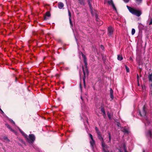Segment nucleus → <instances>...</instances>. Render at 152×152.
Segmentation results:
<instances>
[{"label":"nucleus","instance_id":"obj_1","mask_svg":"<svg viewBox=\"0 0 152 152\" xmlns=\"http://www.w3.org/2000/svg\"><path fill=\"white\" fill-rule=\"evenodd\" d=\"M80 54H81L82 56L84 59V62L85 64V69L83 66H82V69L84 74V77L83 78V83L85 85V78L86 74H87L88 72V70L87 68V60L85 56L83 54L82 52H80Z\"/></svg>","mask_w":152,"mask_h":152},{"label":"nucleus","instance_id":"obj_2","mask_svg":"<svg viewBox=\"0 0 152 152\" xmlns=\"http://www.w3.org/2000/svg\"><path fill=\"white\" fill-rule=\"evenodd\" d=\"M98 132V133L97 134L98 135V138L101 141L102 149L104 152H106L107 151V145L105 144L104 139L102 137V135L100 132Z\"/></svg>","mask_w":152,"mask_h":152},{"label":"nucleus","instance_id":"obj_3","mask_svg":"<svg viewBox=\"0 0 152 152\" xmlns=\"http://www.w3.org/2000/svg\"><path fill=\"white\" fill-rule=\"evenodd\" d=\"M127 7L129 12L134 15L139 17L140 16L141 14V12L139 10H136L128 6H127Z\"/></svg>","mask_w":152,"mask_h":152},{"label":"nucleus","instance_id":"obj_4","mask_svg":"<svg viewBox=\"0 0 152 152\" xmlns=\"http://www.w3.org/2000/svg\"><path fill=\"white\" fill-rule=\"evenodd\" d=\"M35 139L34 135L32 134H31L29 135L28 136H27L26 139L29 143L31 144L33 143L35 141Z\"/></svg>","mask_w":152,"mask_h":152},{"label":"nucleus","instance_id":"obj_5","mask_svg":"<svg viewBox=\"0 0 152 152\" xmlns=\"http://www.w3.org/2000/svg\"><path fill=\"white\" fill-rule=\"evenodd\" d=\"M89 136L91 139L90 141V144L91 148H93L95 145V142L93 139L92 135L91 134H90Z\"/></svg>","mask_w":152,"mask_h":152},{"label":"nucleus","instance_id":"obj_6","mask_svg":"<svg viewBox=\"0 0 152 152\" xmlns=\"http://www.w3.org/2000/svg\"><path fill=\"white\" fill-rule=\"evenodd\" d=\"M146 107L145 106H144L143 107V109L142 111H140L139 113L140 116L142 117H144L145 116L146 112Z\"/></svg>","mask_w":152,"mask_h":152},{"label":"nucleus","instance_id":"obj_7","mask_svg":"<svg viewBox=\"0 0 152 152\" xmlns=\"http://www.w3.org/2000/svg\"><path fill=\"white\" fill-rule=\"evenodd\" d=\"M113 30L112 27H110L108 28V34L109 36H111L113 33Z\"/></svg>","mask_w":152,"mask_h":152},{"label":"nucleus","instance_id":"obj_8","mask_svg":"<svg viewBox=\"0 0 152 152\" xmlns=\"http://www.w3.org/2000/svg\"><path fill=\"white\" fill-rule=\"evenodd\" d=\"M108 3L110 5H112L113 9H114L116 11V8L114 5V4L113 2V1L112 0L108 1Z\"/></svg>","mask_w":152,"mask_h":152},{"label":"nucleus","instance_id":"obj_9","mask_svg":"<svg viewBox=\"0 0 152 152\" xmlns=\"http://www.w3.org/2000/svg\"><path fill=\"white\" fill-rule=\"evenodd\" d=\"M146 135L148 137H150L152 139V132L150 130L148 131L146 133Z\"/></svg>","mask_w":152,"mask_h":152},{"label":"nucleus","instance_id":"obj_10","mask_svg":"<svg viewBox=\"0 0 152 152\" xmlns=\"http://www.w3.org/2000/svg\"><path fill=\"white\" fill-rule=\"evenodd\" d=\"M99 19L96 18V20L97 21V24L99 26H101L103 24L102 21L99 20Z\"/></svg>","mask_w":152,"mask_h":152},{"label":"nucleus","instance_id":"obj_11","mask_svg":"<svg viewBox=\"0 0 152 152\" xmlns=\"http://www.w3.org/2000/svg\"><path fill=\"white\" fill-rule=\"evenodd\" d=\"M64 6V4L62 2H60L58 4V7L59 9H61Z\"/></svg>","mask_w":152,"mask_h":152},{"label":"nucleus","instance_id":"obj_12","mask_svg":"<svg viewBox=\"0 0 152 152\" xmlns=\"http://www.w3.org/2000/svg\"><path fill=\"white\" fill-rule=\"evenodd\" d=\"M5 125L6 126H7V127L12 132H13L15 133H16V132H15V131L13 130V129H12V128L10 126L8 125V124H5Z\"/></svg>","mask_w":152,"mask_h":152},{"label":"nucleus","instance_id":"obj_13","mask_svg":"<svg viewBox=\"0 0 152 152\" xmlns=\"http://www.w3.org/2000/svg\"><path fill=\"white\" fill-rule=\"evenodd\" d=\"M20 132L23 135L26 139L27 138L28 135L26 134L25 133H24L21 130L20 128H18Z\"/></svg>","mask_w":152,"mask_h":152},{"label":"nucleus","instance_id":"obj_14","mask_svg":"<svg viewBox=\"0 0 152 152\" xmlns=\"http://www.w3.org/2000/svg\"><path fill=\"white\" fill-rule=\"evenodd\" d=\"M20 132L23 135L26 139L27 138L28 135L26 134L25 133H24L21 130L20 128H18Z\"/></svg>","mask_w":152,"mask_h":152},{"label":"nucleus","instance_id":"obj_15","mask_svg":"<svg viewBox=\"0 0 152 152\" xmlns=\"http://www.w3.org/2000/svg\"><path fill=\"white\" fill-rule=\"evenodd\" d=\"M50 16V12L48 11L46 13L45 16V19L46 20L47 19V17H49Z\"/></svg>","mask_w":152,"mask_h":152},{"label":"nucleus","instance_id":"obj_16","mask_svg":"<svg viewBox=\"0 0 152 152\" xmlns=\"http://www.w3.org/2000/svg\"><path fill=\"white\" fill-rule=\"evenodd\" d=\"M121 131H122L126 133H128V130L127 129L124 128H121Z\"/></svg>","mask_w":152,"mask_h":152},{"label":"nucleus","instance_id":"obj_17","mask_svg":"<svg viewBox=\"0 0 152 152\" xmlns=\"http://www.w3.org/2000/svg\"><path fill=\"white\" fill-rule=\"evenodd\" d=\"M123 57L122 56L118 55V56L117 59L118 60L121 61L123 59Z\"/></svg>","mask_w":152,"mask_h":152},{"label":"nucleus","instance_id":"obj_18","mask_svg":"<svg viewBox=\"0 0 152 152\" xmlns=\"http://www.w3.org/2000/svg\"><path fill=\"white\" fill-rule=\"evenodd\" d=\"M68 12H69V20L70 23L71 25V26H72V23L71 19L70 18V17H71V14H70V12L69 10Z\"/></svg>","mask_w":152,"mask_h":152},{"label":"nucleus","instance_id":"obj_19","mask_svg":"<svg viewBox=\"0 0 152 152\" xmlns=\"http://www.w3.org/2000/svg\"><path fill=\"white\" fill-rule=\"evenodd\" d=\"M101 111L103 113L104 116L105 117L106 116V113L104 109L103 108H102Z\"/></svg>","mask_w":152,"mask_h":152},{"label":"nucleus","instance_id":"obj_20","mask_svg":"<svg viewBox=\"0 0 152 152\" xmlns=\"http://www.w3.org/2000/svg\"><path fill=\"white\" fill-rule=\"evenodd\" d=\"M136 3L138 4H140L142 2V0H135Z\"/></svg>","mask_w":152,"mask_h":152},{"label":"nucleus","instance_id":"obj_21","mask_svg":"<svg viewBox=\"0 0 152 152\" xmlns=\"http://www.w3.org/2000/svg\"><path fill=\"white\" fill-rule=\"evenodd\" d=\"M108 134L109 135V142H110L111 140V137L110 133V132H108Z\"/></svg>","mask_w":152,"mask_h":152},{"label":"nucleus","instance_id":"obj_22","mask_svg":"<svg viewBox=\"0 0 152 152\" xmlns=\"http://www.w3.org/2000/svg\"><path fill=\"white\" fill-rule=\"evenodd\" d=\"M135 31L134 29L132 28L131 33L132 35H133L135 33Z\"/></svg>","mask_w":152,"mask_h":152},{"label":"nucleus","instance_id":"obj_23","mask_svg":"<svg viewBox=\"0 0 152 152\" xmlns=\"http://www.w3.org/2000/svg\"><path fill=\"white\" fill-rule=\"evenodd\" d=\"M149 80L150 81H152V76L151 75H149L148 76Z\"/></svg>","mask_w":152,"mask_h":152},{"label":"nucleus","instance_id":"obj_24","mask_svg":"<svg viewBox=\"0 0 152 152\" xmlns=\"http://www.w3.org/2000/svg\"><path fill=\"white\" fill-rule=\"evenodd\" d=\"M125 68L126 69V71L127 72H129V69L128 67L127 66H125Z\"/></svg>","mask_w":152,"mask_h":152},{"label":"nucleus","instance_id":"obj_25","mask_svg":"<svg viewBox=\"0 0 152 152\" xmlns=\"http://www.w3.org/2000/svg\"><path fill=\"white\" fill-rule=\"evenodd\" d=\"M107 115H108V117L110 119H111V114L109 113H107Z\"/></svg>","mask_w":152,"mask_h":152},{"label":"nucleus","instance_id":"obj_26","mask_svg":"<svg viewBox=\"0 0 152 152\" xmlns=\"http://www.w3.org/2000/svg\"><path fill=\"white\" fill-rule=\"evenodd\" d=\"M4 140L7 141H9V139L7 138V137H4Z\"/></svg>","mask_w":152,"mask_h":152},{"label":"nucleus","instance_id":"obj_27","mask_svg":"<svg viewBox=\"0 0 152 152\" xmlns=\"http://www.w3.org/2000/svg\"><path fill=\"white\" fill-rule=\"evenodd\" d=\"M110 94H113V91L112 88L110 89Z\"/></svg>","mask_w":152,"mask_h":152},{"label":"nucleus","instance_id":"obj_28","mask_svg":"<svg viewBox=\"0 0 152 152\" xmlns=\"http://www.w3.org/2000/svg\"><path fill=\"white\" fill-rule=\"evenodd\" d=\"M149 25H151L152 24V19H150L149 20Z\"/></svg>","mask_w":152,"mask_h":152},{"label":"nucleus","instance_id":"obj_29","mask_svg":"<svg viewBox=\"0 0 152 152\" xmlns=\"http://www.w3.org/2000/svg\"><path fill=\"white\" fill-rule=\"evenodd\" d=\"M95 129H96V133H97H97H98V132H99V130H98V128H97V127H95Z\"/></svg>","mask_w":152,"mask_h":152},{"label":"nucleus","instance_id":"obj_30","mask_svg":"<svg viewBox=\"0 0 152 152\" xmlns=\"http://www.w3.org/2000/svg\"><path fill=\"white\" fill-rule=\"evenodd\" d=\"M80 3L81 4H84V2L83 0H81V1H80Z\"/></svg>","mask_w":152,"mask_h":152},{"label":"nucleus","instance_id":"obj_31","mask_svg":"<svg viewBox=\"0 0 152 152\" xmlns=\"http://www.w3.org/2000/svg\"><path fill=\"white\" fill-rule=\"evenodd\" d=\"M88 4L89 5V7H90V8H91V4H90V1H91V0H88Z\"/></svg>","mask_w":152,"mask_h":152},{"label":"nucleus","instance_id":"obj_32","mask_svg":"<svg viewBox=\"0 0 152 152\" xmlns=\"http://www.w3.org/2000/svg\"><path fill=\"white\" fill-rule=\"evenodd\" d=\"M110 96L111 98L112 99H113V94H110Z\"/></svg>","mask_w":152,"mask_h":152},{"label":"nucleus","instance_id":"obj_33","mask_svg":"<svg viewBox=\"0 0 152 152\" xmlns=\"http://www.w3.org/2000/svg\"><path fill=\"white\" fill-rule=\"evenodd\" d=\"M124 152H128L126 150V147L125 145H124Z\"/></svg>","mask_w":152,"mask_h":152},{"label":"nucleus","instance_id":"obj_34","mask_svg":"<svg viewBox=\"0 0 152 152\" xmlns=\"http://www.w3.org/2000/svg\"><path fill=\"white\" fill-rule=\"evenodd\" d=\"M124 1L126 3L128 2L130 0H124Z\"/></svg>","mask_w":152,"mask_h":152},{"label":"nucleus","instance_id":"obj_35","mask_svg":"<svg viewBox=\"0 0 152 152\" xmlns=\"http://www.w3.org/2000/svg\"><path fill=\"white\" fill-rule=\"evenodd\" d=\"M117 125L118 127H119L120 125V124L119 123H117Z\"/></svg>","mask_w":152,"mask_h":152},{"label":"nucleus","instance_id":"obj_36","mask_svg":"<svg viewBox=\"0 0 152 152\" xmlns=\"http://www.w3.org/2000/svg\"><path fill=\"white\" fill-rule=\"evenodd\" d=\"M129 60L130 61H133V59H132V58L131 57H130L129 58Z\"/></svg>","mask_w":152,"mask_h":152},{"label":"nucleus","instance_id":"obj_37","mask_svg":"<svg viewBox=\"0 0 152 152\" xmlns=\"http://www.w3.org/2000/svg\"><path fill=\"white\" fill-rule=\"evenodd\" d=\"M75 39H76V40L77 42V45H78V47L79 46V45H78V42H77V38H76V37H75Z\"/></svg>","mask_w":152,"mask_h":152},{"label":"nucleus","instance_id":"obj_38","mask_svg":"<svg viewBox=\"0 0 152 152\" xmlns=\"http://www.w3.org/2000/svg\"><path fill=\"white\" fill-rule=\"evenodd\" d=\"M10 121H11L12 122L13 124H15V122H14L12 120H10Z\"/></svg>","mask_w":152,"mask_h":152},{"label":"nucleus","instance_id":"obj_39","mask_svg":"<svg viewBox=\"0 0 152 152\" xmlns=\"http://www.w3.org/2000/svg\"><path fill=\"white\" fill-rule=\"evenodd\" d=\"M20 141H21L23 143L24 142L22 139H20Z\"/></svg>","mask_w":152,"mask_h":152},{"label":"nucleus","instance_id":"obj_40","mask_svg":"<svg viewBox=\"0 0 152 152\" xmlns=\"http://www.w3.org/2000/svg\"><path fill=\"white\" fill-rule=\"evenodd\" d=\"M0 110L1 111V112L2 113H4V112H3V111L1 109V110Z\"/></svg>","mask_w":152,"mask_h":152},{"label":"nucleus","instance_id":"obj_41","mask_svg":"<svg viewBox=\"0 0 152 152\" xmlns=\"http://www.w3.org/2000/svg\"><path fill=\"white\" fill-rule=\"evenodd\" d=\"M137 80H138V79H139V76L138 75H137Z\"/></svg>","mask_w":152,"mask_h":152},{"label":"nucleus","instance_id":"obj_42","mask_svg":"<svg viewBox=\"0 0 152 152\" xmlns=\"http://www.w3.org/2000/svg\"><path fill=\"white\" fill-rule=\"evenodd\" d=\"M81 99L82 100V101H83V98L82 96H81Z\"/></svg>","mask_w":152,"mask_h":152},{"label":"nucleus","instance_id":"obj_43","mask_svg":"<svg viewBox=\"0 0 152 152\" xmlns=\"http://www.w3.org/2000/svg\"><path fill=\"white\" fill-rule=\"evenodd\" d=\"M119 150V152H122V151H121V150Z\"/></svg>","mask_w":152,"mask_h":152},{"label":"nucleus","instance_id":"obj_44","mask_svg":"<svg viewBox=\"0 0 152 152\" xmlns=\"http://www.w3.org/2000/svg\"><path fill=\"white\" fill-rule=\"evenodd\" d=\"M114 18L115 19H118V18Z\"/></svg>","mask_w":152,"mask_h":152},{"label":"nucleus","instance_id":"obj_45","mask_svg":"<svg viewBox=\"0 0 152 152\" xmlns=\"http://www.w3.org/2000/svg\"><path fill=\"white\" fill-rule=\"evenodd\" d=\"M149 75H152V72L151 74H150Z\"/></svg>","mask_w":152,"mask_h":152},{"label":"nucleus","instance_id":"obj_46","mask_svg":"<svg viewBox=\"0 0 152 152\" xmlns=\"http://www.w3.org/2000/svg\"><path fill=\"white\" fill-rule=\"evenodd\" d=\"M143 152H145V151H144V150H143Z\"/></svg>","mask_w":152,"mask_h":152},{"label":"nucleus","instance_id":"obj_47","mask_svg":"<svg viewBox=\"0 0 152 152\" xmlns=\"http://www.w3.org/2000/svg\"><path fill=\"white\" fill-rule=\"evenodd\" d=\"M151 88H152V84L151 85Z\"/></svg>","mask_w":152,"mask_h":152},{"label":"nucleus","instance_id":"obj_48","mask_svg":"<svg viewBox=\"0 0 152 152\" xmlns=\"http://www.w3.org/2000/svg\"><path fill=\"white\" fill-rule=\"evenodd\" d=\"M101 47H102V48H103V46L102 45V46H101Z\"/></svg>","mask_w":152,"mask_h":152},{"label":"nucleus","instance_id":"obj_49","mask_svg":"<svg viewBox=\"0 0 152 152\" xmlns=\"http://www.w3.org/2000/svg\"><path fill=\"white\" fill-rule=\"evenodd\" d=\"M138 86H139V84H138Z\"/></svg>","mask_w":152,"mask_h":152},{"label":"nucleus","instance_id":"obj_50","mask_svg":"<svg viewBox=\"0 0 152 152\" xmlns=\"http://www.w3.org/2000/svg\"><path fill=\"white\" fill-rule=\"evenodd\" d=\"M0 110H1V108H0Z\"/></svg>","mask_w":152,"mask_h":152}]
</instances>
